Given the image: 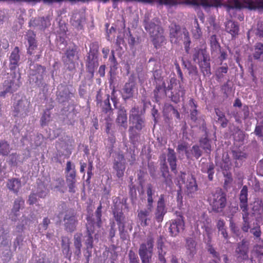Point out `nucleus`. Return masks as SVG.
<instances>
[{"label": "nucleus", "mask_w": 263, "mask_h": 263, "mask_svg": "<svg viewBox=\"0 0 263 263\" xmlns=\"http://www.w3.org/2000/svg\"><path fill=\"white\" fill-rule=\"evenodd\" d=\"M170 40L173 44L183 43L186 51H188L191 40L189 32L185 29H181L179 26L172 24L170 26Z\"/></svg>", "instance_id": "nucleus-1"}, {"label": "nucleus", "mask_w": 263, "mask_h": 263, "mask_svg": "<svg viewBox=\"0 0 263 263\" xmlns=\"http://www.w3.org/2000/svg\"><path fill=\"white\" fill-rule=\"evenodd\" d=\"M240 208L242 210V215L243 223L242 226V230L245 232H247L249 226V216L250 214L248 212V188L245 185L242 187L239 196Z\"/></svg>", "instance_id": "nucleus-2"}, {"label": "nucleus", "mask_w": 263, "mask_h": 263, "mask_svg": "<svg viewBox=\"0 0 263 263\" xmlns=\"http://www.w3.org/2000/svg\"><path fill=\"white\" fill-rule=\"evenodd\" d=\"M35 34L32 31H28L26 39L28 42L27 53L30 55L31 61L39 60L42 55V49L38 47L35 40Z\"/></svg>", "instance_id": "nucleus-3"}, {"label": "nucleus", "mask_w": 263, "mask_h": 263, "mask_svg": "<svg viewBox=\"0 0 263 263\" xmlns=\"http://www.w3.org/2000/svg\"><path fill=\"white\" fill-rule=\"evenodd\" d=\"M210 204L214 211L220 212L226 205V195L220 189L213 192L209 198Z\"/></svg>", "instance_id": "nucleus-4"}, {"label": "nucleus", "mask_w": 263, "mask_h": 263, "mask_svg": "<svg viewBox=\"0 0 263 263\" xmlns=\"http://www.w3.org/2000/svg\"><path fill=\"white\" fill-rule=\"evenodd\" d=\"M242 7L247 8L250 10L263 9V0H257L255 1L245 0L243 4L241 3L238 0H233L232 2H230L227 5L228 10L234 8L240 9Z\"/></svg>", "instance_id": "nucleus-5"}, {"label": "nucleus", "mask_w": 263, "mask_h": 263, "mask_svg": "<svg viewBox=\"0 0 263 263\" xmlns=\"http://www.w3.org/2000/svg\"><path fill=\"white\" fill-rule=\"evenodd\" d=\"M114 215L115 220L117 222L120 232V237L123 239L127 238V233L125 231V228L126 227V224H128L129 229L131 231L132 230V226L131 223L129 220L126 221V218L123 215V213L121 211L116 210L115 209L113 211Z\"/></svg>", "instance_id": "nucleus-6"}, {"label": "nucleus", "mask_w": 263, "mask_h": 263, "mask_svg": "<svg viewBox=\"0 0 263 263\" xmlns=\"http://www.w3.org/2000/svg\"><path fill=\"white\" fill-rule=\"evenodd\" d=\"M174 88V90L172 91L171 99L172 101L177 103L180 101L181 98L184 97L185 90L180 85H177L175 79L172 78L170 79L167 86H166V91L172 90Z\"/></svg>", "instance_id": "nucleus-7"}, {"label": "nucleus", "mask_w": 263, "mask_h": 263, "mask_svg": "<svg viewBox=\"0 0 263 263\" xmlns=\"http://www.w3.org/2000/svg\"><path fill=\"white\" fill-rule=\"evenodd\" d=\"M30 106V101L26 98H22L14 105L13 115L24 118L28 115Z\"/></svg>", "instance_id": "nucleus-8"}, {"label": "nucleus", "mask_w": 263, "mask_h": 263, "mask_svg": "<svg viewBox=\"0 0 263 263\" xmlns=\"http://www.w3.org/2000/svg\"><path fill=\"white\" fill-rule=\"evenodd\" d=\"M29 81L32 85L36 86H41L43 85V74L45 69L39 65L30 67Z\"/></svg>", "instance_id": "nucleus-9"}, {"label": "nucleus", "mask_w": 263, "mask_h": 263, "mask_svg": "<svg viewBox=\"0 0 263 263\" xmlns=\"http://www.w3.org/2000/svg\"><path fill=\"white\" fill-rule=\"evenodd\" d=\"M78 59L76 56V48H69L67 49L62 60L65 66L69 70H72L76 67V61Z\"/></svg>", "instance_id": "nucleus-10"}, {"label": "nucleus", "mask_w": 263, "mask_h": 263, "mask_svg": "<svg viewBox=\"0 0 263 263\" xmlns=\"http://www.w3.org/2000/svg\"><path fill=\"white\" fill-rule=\"evenodd\" d=\"M150 14L146 13L143 21L145 30L149 32L150 35L156 33L157 30L160 31L162 28L160 26V22L158 18H155L151 21Z\"/></svg>", "instance_id": "nucleus-11"}, {"label": "nucleus", "mask_w": 263, "mask_h": 263, "mask_svg": "<svg viewBox=\"0 0 263 263\" xmlns=\"http://www.w3.org/2000/svg\"><path fill=\"white\" fill-rule=\"evenodd\" d=\"M21 83L18 79L12 77L5 80L3 83V90L0 92V96L5 97L7 93H12L20 87Z\"/></svg>", "instance_id": "nucleus-12"}, {"label": "nucleus", "mask_w": 263, "mask_h": 263, "mask_svg": "<svg viewBox=\"0 0 263 263\" xmlns=\"http://www.w3.org/2000/svg\"><path fill=\"white\" fill-rule=\"evenodd\" d=\"M169 225L168 229L172 236H176L184 229V223L182 216H179L176 219L172 220L166 223Z\"/></svg>", "instance_id": "nucleus-13"}, {"label": "nucleus", "mask_w": 263, "mask_h": 263, "mask_svg": "<svg viewBox=\"0 0 263 263\" xmlns=\"http://www.w3.org/2000/svg\"><path fill=\"white\" fill-rule=\"evenodd\" d=\"M154 239L151 236L147 237L146 243H142L139 249L140 257H152L153 252Z\"/></svg>", "instance_id": "nucleus-14"}, {"label": "nucleus", "mask_w": 263, "mask_h": 263, "mask_svg": "<svg viewBox=\"0 0 263 263\" xmlns=\"http://www.w3.org/2000/svg\"><path fill=\"white\" fill-rule=\"evenodd\" d=\"M113 168L116 171L118 178H121L123 176L125 169V159L122 154L120 153L116 154Z\"/></svg>", "instance_id": "nucleus-15"}, {"label": "nucleus", "mask_w": 263, "mask_h": 263, "mask_svg": "<svg viewBox=\"0 0 263 263\" xmlns=\"http://www.w3.org/2000/svg\"><path fill=\"white\" fill-rule=\"evenodd\" d=\"M248 245L247 241L242 240L238 243L236 249V253L237 259L240 260H246L248 258Z\"/></svg>", "instance_id": "nucleus-16"}, {"label": "nucleus", "mask_w": 263, "mask_h": 263, "mask_svg": "<svg viewBox=\"0 0 263 263\" xmlns=\"http://www.w3.org/2000/svg\"><path fill=\"white\" fill-rule=\"evenodd\" d=\"M166 213L165 206L164 195H161L157 203V207L155 212V218L158 222H161Z\"/></svg>", "instance_id": "nucleus-17"}, {"label": "nucleus", "mask_w": 263, "mask_h": 263, "mask_svg": "<svg viewBox=\"0 0 263 263\" xmlns=\"http://www.w3.org/2000/svg\"><path fill=\"white\" fill-rule=\"evenodd\" d=\"M64 226L66 230L69 232L74 231L77 224V219L73 213H67L64 218Z\"/></svg>", "instance_id": "nucleus-18"}, {"label": "nucleus", "mask_w": 263, "mask_h": 263, "mask_svg": "<svg viewBox=\"0 0 263 263\" xmlns=\"http://www.w3.org/2000/svg\"><path fill=\"white\" fill-rule=\"evenodd\" d=\"M196 242L193 238L187 237L185 239V253L189 258H193L194 256L196 254Z\"/></svg>", "instance_id": "nucleus-19"}, {"label": "nucleus", "mask_w": 263, "mask_h": 263, "mask_svg": "<svg viewBox=\"0 0 263 263\" xmlns=\"http://www.w3.org/2000/svg\"><path fill=\"white\" fill-rule=\"evenodd\" d=\"M98 65L97 57L94 53H89L87 57L86 66L87 71L91 74V77L93 76L95 69Z\"/></svg>", "instance_id": "nucleus-20"}, {"label": "nucleus", "mask_w": 263, "mask_h": 263, "mask_svg": "<svg viewBox=\"0 0 263 263\" xmlns=\"http://www.w3.org/2000/svg\"><path fill=\"white\" fill-rule=\"evenodd\" d=\"M198 190V186L195 178L193 176L187 177L185 183V192L190 197H193Z\"/></svg>", "instance_id": "nucleus-21"}, {"label": "nucleus", "mask_w": 263, "mask_h": 263, "mask_svg": "<svg viewBox=\"0 0 263 263\" xmlns=\"http://www.w3.org/2000/svg\"><path fill=\"white\" fill-rule=\"evenodd\" d=\"M88 223L87 227V235L85 236L87 238L85 239V244L86 246L87 250H91L93 247V237L92 234L94 233V227L92 222L89 221L87 219Z\"/></svg>", "instance_id": "nucleus-22"}, {"label": "nucleus", "mask_w": 263, "mask_h": 263, "mask_svg": "<svg viewBox=\"0 0 263 263\" xmlns=\"http://www.w3.org/2000/svg\"><path fill=\"white\" fill-rule=\"evenodd\" d=\"M24 201L21 197L16 198L14 202L13 206L11 210V213L10 215V218L13 221H16L17 216H19L18 212L21 208L23 206Z\"/></svg>", "instance_id": "nucleus-23"}, {"label": "nucleus", "mask_w": 263, "mask_h": 263, "mask_svg": "<svg viewBox=\"0 0 263 263\" xmlns=\"http://www.w3.org/2000/svg\"><path fill=\"white\" fill-rule=\"evenodd\" d=\"M163 30H157L156 33L151 35L154 45L156 48L162 46L165 42V37L163 34Z\"/></svg>", "instance_id": "nucleus-24"}, {"label": "nucleus", "mask_w": 263, "mask_h": 263, "mask_svg": "<svg viewBox=\"0 0 263 263\" xmlns=\"http://www.w3.org/2000/svg\"><path fill=\"white\" fill-rule=\"evenodd\" d=\"M19 51L18 47H15L11 53L9 57V67L11 70L15 69L18 66L20 60Z\"/></svg>", "instance_id": "nucleus-25"}, {"label": "nucleus", "mask_w": 263, "mask_h": 263, "mask_svg": "<svg viewBox=\"0 0 263 263\" xmlns=\"http://www.w3.org/2000/svg\"><path fill=\"white\" fill-rule=\"evenodd\" d=\"M201 70L204 76H210L211 75V67L210 58L208 55H205L201 60L198 63Z\"/></svg>", "instance_id": "nucleus-26"}, {"label": "nucleus", "mask_w": 263, "mask_h": 263, "mask_svg": "<svg viewBox=\"0 0 263 263\" xmlns=\"http://www.w3.org/2000/svg\"><path fill=\"white\" fill-rule=\"evenodd\" d=\"M127 114L126 110L123 108H120L118 111V116L116 121L119 126L126 129L127 127Z\"/></svg>", "instance_id": "nucleus-27"}, {"label": "nucleus", "mask_w": 263, "mask_h": 263, "mask_svg": "<svg viewBox=\"0 0 263 263\" xmlns=\"http://www.w3.org/2000/svg\"><path fill=\"white\" fill-rule=\"evenodd\" d=\"M167 157V162L169 163L172 171L176 173L177 166V157L176 153L173 149L171 148H168Z\"/></svg>", "instance_id": "nucleus-28"}, {"label": "nucleus", "mask_w": 263, "mask_h": 263, "mask_svg": "<svg viewBox=\"0 0 263 263\" xmlns=\"http://www.w3.org/2000/svg\"><path fill=\"white\" fill-rule=\"evenodd\" d=\"M252 214L260 215L263 213V202L261 199L256 198L252 204Z\"/></svg>", "instance_id": "nucleus-29"}, {"label": "nucleus", "mask_w": 263, "mask_h": 263, "mask_svg": "<svg viewBox=\"0 0 263 263\" xmlns=\"http://www.w3.org/2000/svg\"><path fill=\"white\" fill-rule=\"evenodd\" d=\"M166 95V91L165 83L163 82L161 84L157 85L154 90V96L156 101H158L160 98L165 97Z\"/></svg>", "instance_id": "nucleus-30"}, {"label": "nucleus", "mask_w": 263, "mask_h": 263, "mask_svg": "<svg viewBox=\"0 0 263 263\" xmlns=\"http://www.w3.org/2000/svg\"><path fill=\"white\" fill-rule=\"evenodd\" d=\"M134 86L133 83L125 84L122 92L123 99H128L133 97Z\"/></svg>", "instance_id": "nucleus-31"}, {"label": "nucleus", "mask_w": 263, "mask_h": 263, "mask_svg": "<svg viewBox=\"0 0 263 263\" xmlns=\"http://www.w3.org/2000/svg\"><path fill=\"white\" fill-rule=\"evenodd\" d=\"M226 29L233 36L238 34L239 27L237 23L232 21H229L226 24Z\"/></svg>", "instance_id": "nucleus-32"}, {"label": "nucleus", "mask_w": 263, "mask_h": 263, "mask_svg": "<svg viewBox=\"0 0 263 263\" xmlns=\"http://www.w3.org/2000/svg\"><path fill=\"white\" fill-rule=\"evenodd\" d=\"M7 185L10 190L17 194L21 187V182L18 179H12L8 181Z\"/></svg>", "instance_id": "nucleus-33"}, {"label": "nucleus", "mask_w": 263, "mask_h": 263, "mask_svg": "<svg viewBox=\"0 0 263 263\" xmlns=\"http://www.w3.org/2000/svg\"><path fill=\"white\" fill-rule=\"evenodd\" d=\"M152 207L147 206V209L142 210L138 213V217L141 221V224L143 226H146L148 224L147 223V217L149 215L152 211Z\"/></svg>", "instance_id": "nucleus-34"}, {"label": "nucleus", "mask_w": 263, "mask_h": 263, "mask_svg": "<svg viewBox=\"0 0 263 263\" xmlns=\"http://www.w3.org/2000/svg\"><path fill=\"white\" fill-rule=\"evenodd\" d=\"M84 21L83 15L80 13L74 14L71 18V22L73 26L81 28L82 23Z\"/></svg>", "instance_id": "nucleus-35"}, {"label": "nucleus", "mask_w": 263, "mask_h": 263, "mask_svg": "<svg viewBox=\"0 0 263 263\" xmlns=\"http://www.w3.org/2000/svg\"><path fill=\"white\" fill-rule=\"evenodd\" d=\"M253 57L256 60L263 61V44L261 43H257L254 47V51Z\"/></svg>", "instance_id": "nucleus-36"}, {"label": "nucleus", "mask_w": 263, "mask_h": 263, "mask_svg": "<svg viewBox=\"0 0 263 263\" xmlns=\"http://www.w3.org/2000/svg\"><path fill=\"white\" fill-rule=\"evenodd\" d=\"M129 120L134 125L135 128L137 130H141L143 127L144 121L139 115H135L129 117Z\"/></svg>", "instance_id": "nucleus-37"}, {"label": "nucleus", "mask_w": 263, "mask_h": 263, "mask_svg": "<svg viewBox=\"0 0 263 263\" xmlns=\"http://www.w3.org/2000/svg\"><path fill=\"white\" fill-rule=\"evenodd\" d=\"M195 4L201 5L204 7H218L222 5V3L218 1L200 0L199 2H196L193 0Z\"/></svg>", "instance_id": "nucleus-38"}, {"label": "nucleus", "mask_w": 263, "mask_h": 263, "mask_svg": "<svg viewBox=\"0 0 263 263\" xmlns=\"http://www.w3.org/2000/svg\"><path fill=\"white\" fill-rule=\"evenodd\" d=\"M200 146L207 154H210L212 149L211 145V141L206 136L204 138H201L199 140Z\"/></svg>", "instance_id": "nucleus-39"}, {"label": "nucleus", "mask_w": 263, "mask_h": 263, "mask_svg": "<svg viewBox=\"0 0 263 263\" xmlns=\"http://www.w3.org/2000/svg\"><path fill=\"white\" fill-rule=\"evenodd\" d=\"M65 182L62 178H58L55 180L51 184V189L61 193H64Z\"/></svg>", "instance_id": "nucleus-40"}, {"label": "nucleus", "mask_w": 263, "mask_h": 263, "mask_svg": "<svg viewBox=\"0 0 263 263\" xmlns=\"http://www.w3.org/2000/svg\"><path fill=\"white\" fill-rule=\"evenodd\" d=\"M233 157L236 160L235 165L236 167L239 166V162L240 163L246 158L245 153L239 151H232Z\"/></svg>", "instance_id": "nucleus-41"}, {"label": "nucleus", "mask_w": 263, "mask_h": 263, "mask_svg": "<svg viewBox=\"0 0 263 263\" xmlns=\"http://www.w3.org/2000/svg\"><path fill=\"white\" fill-rule=\"evenodd\" d=\"M62 250L66 256H70V241L67 237H63L62 239Z\"/></svg>", "instance_id": "nucleus-42"}, {"label": "nucleus", "mask_w": 263, "mask_h": 263, "mask_svg": "<svg viewBox=\"0 0 263 263\" xmlns=\"http://www.w3.org/2000/svg\"><path fill=\"white\" fill-rule=\"evenodd\" d=\"M250 216H251L250 215L249 216L250 228L248 230H250V233H252L254 235V236L256 238H260L261 234L260 227L258 223H256L255 224L254 223L253 227H251L250 226V222H251ZM248 231H248L247 232H248Z\"/></svg>", "instance_id": "nucleus-43"}, {"label": "nucleus", "mask_w": 263, "mask_h": 263, "mask_svg": "<svg viewBox=\"0 0 263 263\" xmlns=\"http://www.w3.org/2000/svg\"><path fill=\"white\" fill-rule=\"evenodd\" d=\"M82 234H76L74 236V246L76 249L75 254L77 255L81 254V249L82 247Z\"/></svg>", "instance_id": "nucleus-44"}, {"label": "nucleus", "mask_w": 263, "mask_h": 263, "mask_svg": "<svg viewBox=\"0 0 263 263\" xmlns=\"http://www.w3.org/2000/svg\"><path fill=\"white\" fill-rule=\"evenodd\" d=\"M212 52H217L220 49V45L215 35H212L210 39Z\"/></svg>", "instance_id": "nucleus-45"}, {"label": "nucleus", "mask_w": 263, "mask_h": 263, "mask_svg": "<svg viewBox=\"0 0 263 263\" xmlns=\"http://www.w3.org/2000/svg\"><path fill=\"white\" fill-rule=\"evenodd\" d=\"M100 105L102 106V111L107 114V116H109L112 114L108 95H107V98L103 101V102H101Z\"/></svg>", "instance_id": "nucleus-46"}, {"label": "nucleus", "mask_w": 263, "mask_h": 263, "mask_svg": "<svg viewBox=\"0 0 263 263\" xmlns=\"http://www.w3.org/2000/svg\"><path fill=\"white\" fill-rule=\"evenodd\" d=\"M146 194L147 196V206L153 207V196L155 193V190L153 189L152 185L151 184H148L146 186Z\"/></svg>", "instance_id": "nucleus-47"}, {"label": "nucleus", "mask_w": 263, "mask_h": 263, "mask_svg": "<svg viewBox=\"0 0 263 263\" xmlns=\"http://www.w3.org/2000/svg\"><path fill=\"white\" fill-rule=\"evenodd\" d=\"M48 193V190L43 183L39 184L36 189V193L39 198H45Z\"/></svg>", "instance_id": "nucleus-48"}, {"label": "nucleus", "mask_w": 263, "mask_h": 263, "mask_svg": "<svg viewBox=\"0 0 263 263\" xmlns=\"http://www.w3.org/2000/svg\"><path fill=\"white\" fill-rule=\"evenodd\" d=\"M215 114L218 117V120L221 123L222 127H226L228 124V120L226 119L224 114L218 108L215 109Z\"/></svg>", "instance_id": "nucleus-49"}, {"label": "nucleus", "mask_w": 263, "mask_h": 263, "mask_svg": "<svg viewBox=\"0 0 263 263\" xmlns=\"http://www.w3.org/2000/svg\"><path fill=\"white\" fill-rule=\"evenodd\" d=\"M206 55L204 50L198 48L195 49L193 54V60L195 62L198 63Z\"/></svg>", "instance_id": "nucleus-50"}, {"label": "nucleus", "mask_w": 263, "mask_h": 263, "mask_svg": "<svg viewBox=\"0 0 263 263\" xmlns=\"http://www.w3.org/2000/svg\"><path fill=\"white\" fill-rule=\"evenodd\" d=\"M10 152L9 144L5 141H0V154L7 156Z\"/></svg>", "instance_id": "nucleus-51"}, {"label": "nucleus", "mask_w": 263, "mask_h": 263, "mask_svg": "<svg viewBox=\"0 0 263 263\" xmlns=\"http://www.w3.org/2000/svg\"><path fill=\"white\" fill-rule=\"evenodd\" d=\"M192 32L195 39H199L202 36V32L197 20L195 21V25L192 30Z\"/></svg>", "instance_id": "nucleus-52"}, {"label": "nucleus", "mask_w": 263, "mask_h": 263, "mask_svg": "<svg viewBox=\"0 0 263 263\" xmlns=\"http://www.w3.org/2000/svg\"><path fill=\"white\" fill-rule=\"evenodd\" d=\"M9 158L11 164L14 165H17L21 162L20 156L16 153H12L9 156Z\"/></svg>", "instance_id": "nucleus-53"}, {"label": "nucleus", "mask_w": 263, "mask_h": 263, "mask_svg": "<svg viewBox=\"0 0 263 263\" xmlns=\"http://www.w3.org/2000/svg\"><path fill=\"white\" fill-rule=\"evenodd\" d=\"M50 114L48 110L44 112L43 115L41 119V122L42 126L46 125L50 121Z\"/></svg>", "instance_id": "nucleus-54"}, {"label": "nucleus", "mask_w": 263, "mask_h": 263, "mask_svg": "<svg viewBox=\"0 0 263 263\" xmlns=\"http://www.w3.org/2000/svg\"><path fill=\"white\" fill-rule=\"evenodd\" d=\"M223 163L222 164V168L225 170H229L231 168V162L230 161L228 155L227 154L226 156H223Z\"/></svg>", "instance_id": "nucleus-55"}, {"label": "nucleus", "mask_w": 263, "mask_h": 263, "mask_svg": "<svg viewBox=\"0 0 263 263\" xmlns=\"http://www.w3.org/2000/svg\"><path fill=\"white\" fill-rule=\"evenodd\" d=\"M47 20H45L44 17L43 18H39L37 20H34L33 21L31 20L30 21V24L32 25H37L39 23H36L35 22H41V27L42 28H46L49 24H47Z\"/></svg>", "instance_id": "nucleus-56"}, {"label": "nucleus", "mask_w": 263, "mask_h": 263, "mask_svg": "<svg viewBox=\"0 0 263 263\" xmlns=\"http://www.w3.org/2000/svg\"><path fill=\"white\" fill-rule=\"evenodd\" d=\"M202 172H206L208 174V178L210 180H212L213 178V175L214 173V165L213 164H209L207 165V171L202 170Z\"/></svg>", "instance_id": "nucleus-57"}, {"label": "nucleus", "mask_w": 263, "mask_h": 263, "mask_svg": "<svg viewBox=\"0 0 263 263\" xmlns=\"http://www.w3.org/2000/svg\"><path fill=\"white\" fill-rule=\"evenodd\" d=\"M192 153L197 158H199L202 155V151L199 146L195 145L192 148Z\"/></svg>", "instance_id": "nucleus-58"}, {"label": "nucleus", "mask_w": 263, "mask_h": 263, "mask_svg": "<svg viewBox=\"0 0 263 263\" xmlns=\"http://www.w3.org/2000/svg\"><path fill=\"white\" fill-rule=\"evenodd\" d=\"M228 69V68L227 66H222L218 68L216 71L217 77L218 78H221L223 77V74L227 72Z\"/></svg>", "instance_id": "nucleus-59"}, {"label": "nucleus", "mask_w": 263, "mask_h": 263, "mask_svg": "<svg viewBox=\"0 0 263 263\" xmlns=\"http://www.w3.org/2000/svg\"><path fill=\"white\" fill-rule=\"evenodd\" d=\"M76 179H66V182L69 188V191L70 192L74 193L75 192L74 188H75V183H76Z\"/></svg>", "instance_id": "nucleus-60"}, {"label": "nucleus", "mask_w": 263, "mask_h": 263, "mask_svg": "<svg viewBox=\"0 0 263 263\" xmlns=\"http://www.w3.org/2000/svg\"><path fill=\"white\" fill-rule=\"evenodd\" d=\"M129 263H139L138 258L136 254L132 251L128 253Z\"/></svg>", "instance_id": "nucleus-61"}, {"label": "nucleus", "mask_w": 263, "mask_h": 263, "mask_svg": "<svg viewBox=\"0 0 263 263\" xmlns=\"http://www.w3.org/2000/svg\"><path fill=\"white\" fill-rule=\"evenodd\" d=\"M186 149H187L186 145L184 143H181V144H178L177 148V151L178 153H179V154H180L181 152H185L186 157L187 158H189V153L186 151Z\"/></svg>", "instance_id": "nucleus-62"}, {"label": "nucleus", "mask_w": 263, "mask_h": 263, "mask_svg": "<svg viewBox=\"0 0 263 263\" xmlns=\"http://www.w3.org/2000/svg\"><path fill=\"white\" fill-rule=\"evenodd\" d=\"M37 194L35 193H32L29 196L28 202L29 204H33L37 202Z\"/></svg>", "instance_id": "nucleus-63"}, {"label": "nucleus", "mask_w": 263, "mask_h": 263, "mask_svg": "<svg viewBox=\"0 0 263 263\" xmlns=\"http://www.w3.org/2000/svg\"><path fill=\"white\" fill-rule=\"evenodd\" d=\"M109 61L111 63V67L116 69L118 63L115 58L114 51L113 50L111 51V56L109 57Z\"/></svg>", "instance_id": "nucleus-64"}]
</instances>
